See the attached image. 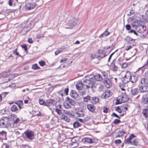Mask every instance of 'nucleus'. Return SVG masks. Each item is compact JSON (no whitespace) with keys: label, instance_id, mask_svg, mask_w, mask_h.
<instances>
[{"label":"nucleus","instance_id":"15","mask_svg":"<svg viewBox=\"0 0 148 148\" xmlns=\"http://www.w3.org/2000/svg\"><path fill=\"white\" fill-rule=\"evenodd\" d=\"M88 110L91 112H94L95 109V107L92 104H88L87 106Z\"/></svg>","mask_w":148,"mask_h":148},{"label":"nucleus","instance_id":"11","mask_svg":"<svg viewBox=\"0 0 148 148\" xmlns=\"http://www.w3.org/2000/svg\"><path fill=\"white\" fill-rule=\"evenodd\" d=\"M103 82L104 85L107 88H110L112 86L111 81L109 79L104 78Z\"/></svg>","mask_w":148,"mask_h":148},{"label":"nucleus","instance_id":"22","mask_svg":"<svg viewBox=\"0 0 148 148\" xmlns=\"http://www.w3.org/2000/svg\"><path fill=\"white\" fill-rule=\"evenodd\" d=\"M138 78L137 76L135 75L131 76L130 79L131 82L133 83H136L138 80Z\"/></svg>","mask_w":148,"mask_h":148},{"label":"nucleus","instance_id":"64","mask_svg":"<svg viewBox=\"0 0 148 148\" xmlns=\"http://www.w3.org/2000/svg\"><path fill=\"white\" fill-rule=\"evenodd\" d=\"M135 137V136L133 134H132L130 135V137L129 138L131 140L133 138Z\"/></svg>","mask_w":148,"mask_h":148},{"label":"nucleus","instance_id":"59","mask_svg":"<svg viewBox=\"0 0 148 148\" xmlns=\"http://www.w3.org/2000/svg\"><path fill=\"white\" fill-rule=\"evenodd\" d=\"M22 147V148H30V147L27 145H23Z\"/></svg>","mask_w":148,"mask_h":148},{"label":"nucleus","instance_id":"1","mask_svg":"<svg viewBox=\"0 0 148 148\" xmlns=\"http://www.w3.org/2000/svg\"><path fill=\"white\" fill-rule=\"evenodd\" d=\"M139 87L142 93L148 91V71L145 73L144 77L141 79Z\"/></svg>","mask_w":148,"mask_h":148},{"label":"nucleus","instance_id":"30","mask_svg":"<svg viewBox=\"0 0 148 148\" xmlns=\"http://www.w3.org/2000/svg\"><path fill=\"white\" fill-rule=\"evenodd\" d=\"M15 103L18 106L20 109L22 108L21 106L23 105V101L21 100L18 101L16 102Z\"/></svg>","mask_w":148,"mask_h":148},{"label":"nucleus","instance_id":"9","mask_svg":"<svg viewBox=\"0 0 148 148\" xmlns=\"http://www.w3.org/2000/svg\"><path fill=\"white\" fill-rule=\"evenodd\" d=\"M56 102L54 99H49L46 101V106L50 109V107L51 105L55 106Z\"/></svg>","mask_w":148,"mask_h":148},{"label":"nucleus","instance_id":"29","mask_svg":"<svg viewBox=\"0 0 148 148\" xmlns=\"http://www.w3.org/2000/svg\"><path fill=\"white\" fill-rule=\"evenodd\" d=\"M128 105L126 104H123L120 106L121 108L124 111H126L127 110Z\"/></svg>","mask_w":148,"mask_h":148},{"label":"nucleus","instance_id":"37","mask_svg":"<svg viewBox=\"0 0 148 148\" xmlns=\"http://www.w3.org/2000/svg\"><path fill=\"white\" fill-rule=\"evenodd\" d=\"M63 50V48H60L58 49L55 52V54L56 55H57L59 53H61L62 52V51Z\"/></svg>","mask_w":148,"mask_h":148},{"label":"nucleus","instance_id":"14","mask_svg":"<svg viewBox=\"0 0 148 148\" xmlns=\"http://www.w3.org/2000/svg\"><path fill=\"white\" fill-rule=\"evenodd\" d=\"M36 6V5L34 3H29L27 4L26 8L27 10H29L33 9Z\"/></svg>","mask_w":148,"mask_h":148},{"label":"nucleus","instance_id":"52","mask_svg":"<svg viewBox=\"0 0 148 148\" xmlns=\"http://www.w3.org/2000/svg\"><path fill=\"white\" fill-rule=\"evenodd\" d=\"M17 49H15L13 51V53L14 54H15L16 55H18L19 56H20V55H19L17 51Z\"/></svg>","mask_w":148,"mask_h":148},{"label":"nucleus","instance_id":"24","mask_svg":"<svg viewBox=\"0 0 148 148\" xmlns=\"http://www.w3.org/2000/svg\"><path fill=\"white\" fill-rule=\"evenodd\" d=\"M131 91V94L133 95H137L138 93V90L137 88L132 89Z\"/></svg>","mask_w":148,"mask_h":148},{"label":"nucleus","instance_id":"16","mask_svg":"<svg viewBox=\"0 0 148 148\" xmlns=\"http://www.w3.org/2000/svg\"><path fill=\"white\" fill-rule=\"evenodd\" d=\"M70 95L72 97L76 99L78 95L76 91L74 90H72L70 93Z\"/></svg>","mask_w":148,"mask_h":148},{"label":"nucleus","instance_id":"27","mask_svg":"<svg viewBox=\"0 0 148 148\" xmlns=\"http://www.w3.org/2000/svg\"><path fill=\"white\" fill-rule=\"evenodd\" d=\"M61 119V120L67 122H69L70 121V119L67 116L64 115H62Z\"/></svg>","mask_w":148,"mask_h":148},{"label":"nucleus","instance_id":"61","mask_svg":"<svg viewBox=\"0 0 148 148\" xmlns=\"http://www.w3.org/2000/svg\"><path fill=\"white\" fill-rule=\"evenodd\" d=\"M6 132L4 131H2L0 132V134L2 135H6Z\"/></svg>","mask_w":148,"mask_h":148},{"label":"nucleus","instance_id":"13","mask_svg":"<svg viewBox=\"0 0 148 148\" xmlns=\"http://www.w3.org/2000/svg\"><path fill=\"white\" fill-rule=\"evenodd\" d=\"M112 93L109 90H107L104 92L101 95L102 98L103 99L108 98L112 95Z\"/></svg>","mask_w":148,"mask_h":148},{"label":"nucleus","instance_id":"19","mask_svg":"<svg viewBox=\"0 0 148 148\" xmlns=\"http://www.w3.org/2000/svg\"><path fill=\"white\" fill-rule=\"evenodd\" d=\"M90 101L93 104H96L99 101V98L95 97H92Z\"/></svg>","mask_w":148,"mask_h":148},{"label":"nucleus","instance_id":"58","mask_svg":"<svg viewBox=\"0 0 148 148\" xmlns=\"http://www.w3.org/2000/svg\"><path fill=\"white\" fill-rule=\"evenodd\" d=\"M15 11V10L14 9H9L7 10L6 12L8 13L9 12H14Z\"/></svg>","mask_w":148,"mask_h":148},{"label":"nucleus","instance_id":"6","mask_svg":"<svg viewBox=\"0 0 148 148\" xmlns=\"http://www.w3.org/2000/svg\"><path fill=\"white\" fill-rule=\"evenodd\" d=\"M92 80L91 78H89V79H86L85 80H84V85L86 86V88H92L94 86L95 84L92 83V81H91Z\"/></svg>","mask_w":148,"mask_h":148},{"label":"nucleus","instance_id":"8","mask_svg":"<svg viewBox=\"0 0 148 148\" xmlns=\"http://www.w3.org/2000/svg\"><path fill=\"white\" fill-rule=\"evenodd\" d=\"M75 113L77 116L79 117H83L85 114V113L83 110L81 108L75 109Z\"/></svg>","mask_w":148,"mask_h":148},{"label":"nucleus","instance_id":"44","mask_svg":"<svg viewBox=\"0 0 148 148\" xmlns=\"http://www.w3.org/2000/svg\"><path fill=\"white\" fill-rule=\"evenodd\" d=\"M128 63L126 62H124V63H122V64H121V67L122 68H125L127 67V66L128 65Z\"/></svg>","mask_w":148,"mask_h":148},{"label":"nucleus","instance_id":"47","mask_svg":"<svg viewBox=\"0 0 148 148\" xmlns=\"http://www.w3.org/2000/svg\"><path fill=\"white\" fill-rule=\"evenodd\" d=\"M131 140L129 138H127L125 140V143H126L131 144Z\"/></svg>","mask_w":148,"mask_h":148},{"label":"nucleus","instance_id":"50","mask_svg":"<svg viewBox=\"0 0 148 148\" xmlns=\"http://www.w3.org/2000/svg\"><path fill=\"white\" fill-rule=\"evenodd\" d=\"M117 49L114 52H113L110 55V56L109 57V58H108V62H109V61L111 59L112 57V55L114 54V53L116 51H117Z\"/></svg>","mask_w":148,"mask_h":148},{"label":"nucleus","instance_id":"26","mask_svg":"<svg viewBox=\"0 0 148 148\" xmlns=\"http://www.w3.org/2000/svg\"><path fill=\"white\" fill-rule=\"evenodd\" d=\"M11 110L13 112H16L18 110V109L16 105H14L11 106Z\"/></svg>","mask_w":148,"mask_h":148},{"label":"nucleus","instance_id":"43","mask_svg":"<svg viewBox=\"0 0 148 148\" xmlns=\"http://www.w3.org/2000/svg\"><path fill=\"white\" fill-rule=\"evenodd\" d=\"M66 114L70 117L73 118L74 116V115L72 114L71 113L69 112H66Z\"/></svg>","mask_w":148,"mask_h":148},{"label":"nucleus","instance_id":"36","mask_svg":"<svg viewBox=\"0 0 148 148\" xmlns=\"http://www.w3.org/2000/svg\"><path fill=\"white\" fill-rule=\"evenodd\" d=\"M8 73L7 72H4L0 75V77L3 78H5L8 75Z\"/></svg>","mask_w":148,"mask_h":148},{"label":"nucleus","instance_id":"38","mask_svg":"<svg viewBox=\"0 0 148 148\" xmlns=\"http://www.w3.org/2000/svg\"><path fill=\"white\" fill-rule=\"evenodd\" d=\"M39 103L41 105H43L46 106V102H45L42 99H40L39 101Z\"/></svg>","mask_w":148,"mask_h":148},{"label":"nucleus","instance_id":"12","mask_svg":"<svg viewBox=\"0 0 148 148\" xmlns=\"http://www.w3.org/2000/svg\"><path fill=\"white\" fill-rule=\"evenodd\" d=\"M103 79V78L101 75L99 74H97L95 75L94 77L92 78L91 81H92V83L95 84L96 81H100Z\"/></svg>","mask_w":148,"mask_h":148},{"label":"nucleus","instance_id":"32","mask_svg":"<svg viewBox=\"0 0 148 148\" xmlns=\"http://www.w3.org/2000/svg\"><path fill=\"white\" fill-rule=\"evenodd\" d=\"M125 84L124 83H120L119 84V87L122 91H125V89L124 88L125 86Z\"/></svg>","mask_w":148,"mask_h":148},{"label":"nucleus","instance_id":"3","mask_svg":"<svg viewBox=\"0 0 148 148\" xmlns=\"http://www.w3.org/2000/svg\"><path fill=\"white\" fill-rule=\"evenodd\" d=\"M131 78V74L130 72L127 71L124 76L121 79L122 83L126 84L130 81Z\"/></svg>","mask_w":148,"mask_h":148},{"label":"nucleus","instance_id":"5","mask_svg":"<svg viewBox=\"0 0 148 148\" xmlns=\"http://www.w3.org/2000/svg\"><path fill=\"white\" fill-rule=\"evenodd\" d=\"M25 136L27 139L32 140L34 138V132L32 131L27 130L24 132Z\"/></svg>","mask_w":148,"mask_h":148},{"label":"nucleus","instance_id":"28","mask_svg":"<svg viewBox=\"0 0 148 148\" xmlns=\"http://www.w3.org/2000/svg\"><path fill=\"white\" fill-rule=\"evenodd\" d=\"M110 68L113 71H116L118 69V67L115 65L114 63H112L110 66Z\"/></svg>","mask_w":148,"mask_h":148},{"label":"nucleus","instance_id":"55","mask_svg":"<svg viewBox=\"0 0 148 148\" xmlns=\"http://www.w3.org/2000/svg\"><path fill=\"white\" fill-rule=\"evenodd\" d=\"M125 27L127 30H129L131 28V26L130 25H126L125 26Z\"/></svg>","mask_w":148,"mask_h":148},{"label":"nucleus","instance_id":"23","mask_svg":"<svg viewBox=\"0 0 148 148\" xmlns=\"http://www.w3.org/2000/svg\"><path fill=\"white\" fill-rule=\"evenodd\" d=\"M108 29H107L100 36L99 38H102L104 36H106L109 35L110 33L108 31Z\"/></svg>","mask_w":148,"mask_h":148},{"label":"nucleus","instance_id":"31","mask_svg":"<svg viewBox=\"0 0 148 148\" xmlns=\"http://www.w3.org/2000/svg\"><path fill=\"white\" fill-rule=\"evenodd\" d=\"M73 125L74 128H77L80 126L81 124L78 121H76L74 123Z\"/></svg>","mask_w":148,"mask_h":148},{"label":"nucleus","instance_id":"7","mask_svg":"<svg viewBox=\"0 0 148 148\" xmlns=\"http://www.w3.org/2000/svg\"><path fill=\"white\" fill-rule=\"evenodd\" d=\"M136 29L138 32L142 33H144L146 30L147 27L144 25L139 24L136 27Z\"/></svg>","mask_w":148,"mask_h":148},{"label":"nucleus","instance_id":"63","mask_svg":"<svg viewBox=\"0 0 148 148\" xmlns=\"http://www.w3.org/2000/svg\"><path fill=\"white\" fill-rule=\"evenodd\" d=\"M28 42L31 44L33 43V41L32 38H28Z\"/></svg>","mask_w":148,"mask_h":148},{"label":"nucleus","instance_id":"45","mask_svg":"<svg viewBox=\"0 0 148 148\" xmlns=\"http://www.w3.org/2000/svg\"><path fill=\"white\" fill-rule=\"evenodd\" d=\"M79 94L80 95H85L86 94V92L84 90H79Z\"/></svg>","mask_w":148,"mask_h":148},{"label":"nucleus","instance_id":"10","mask_svg":"<svg viewBox=\"0 0 148 148\" xmlns=\"http://www.w3.org/2000/svg\"><path fill=\"white\" fill-rule=\"evenodd\" d=\"M76 24V23L74 21L71 20L68 21V24L64 27L66 29H71Z\"/></svg>","mask_w":148,"mask_h":148},{"label":"nucleus","instance_id":"62","mask_svg":"<svg viewBox=\"0 0 148 148\" xmlns=\"http://www.w3.org/2000/svg\"><path fill=\"white\" fill-rule=\"evenodd\" d=\"M108 108H103V112L105 113H106L108 112Z\"/></svg>","mask_w":148,"mask_h":148},{"label":"nucleus","instance_id":"21","mask_svg":"<svg viewBox=\"0 0 148 148\" xmlns=\"http://www.w3.org/2000/svg\"><path fill=\"white\" fill-rule=\"evenodd\" d=\"M146 96H143V102L145 104H148V93L146 94Z\"/></svg>","mask_w":148,"mask_h":148},{"label":"nucleus","instance_id":"4","mask_svg":"<svg viewBox=\"0 0 148 148\" xmlns=\"http://www.w3.org/2000/svg\"><path fill=\"white\" fill-rule=\"evenodd\" d=\"M82 141L84 143H96L97 142V140L94 138H92L89 137H86L83 138Z\"/></svg>","mask_w":148,"mask_h":148},{"label":"nucleus","instance_id":"20","mask_svg":"<svg viewBox=\"0 0 148 148\" xmlns=\"http://www.w3.org/2000/svg\"><path fill=\"white\" fill-rule=\"evenodd\" d=\"M125 132L124 131H119L116 134V135L115 136L116 138L120 137L123 136Z\"/></svg>","mask_w":148,"mask_h":148},{"label":"nucleus","instance_id":"49","mask_svg":"<svg viewBox=\"0 0 148 148\" xmlns=\"http://www.w3.org/2000/svg\"><path fill=\"white\" fill-rule=\"evenodd\" d=\"M121 122V121L119 119H115L113 121V123L115 124H116Z\"/></svg>","mask_w":148,"mask_h":148},{"label":"nucleus","instance_id":"56","mask_svg":"<svg viewBox=\"0 0 148 148\" xmlns=\"http://www.w3.org/2000/svg\"><path fill=\"white\" fill-rule=\"evenodd\" d=\"M114 142L115 144H119L121 143V140L119 139L116 140H114Z\"/></svg>","mask_w":148,"mask_h":148},{"label":"nucleus","instance_id":"33","mask_svg":"<svg viewBox=\"0 0 148 148\" xmlns=\"http://www.w3.org/2000/svg\"><path fill=\"white\" fill-rule=\"evenodd\" d=\"M143 113L144 116L146 117H148V109H146L144 110L143 112Z\"/></svg>","mask_w":148,"mask_h":148},{"label":"nucleus","instance_id":"60","mask_svg":"<svg viewBox=\"0 0 148 148\" xmlns=\"http://www.w3.org/2000/svg\"><path fill=\"white\" fill-rule=\"evenodd\" d=\"M65 105V107L67 109H69L71 108V106L68 103H66Z\"/></svg>","mask_w":148,"mask_h":148},{"label":"nucleus","instance_id":"51","mask_svg":"<svg viewBox=\"0 0 148 148\" xmlns=\"http://www.w3.org/2000/svg\"><path fill=\"white\" fill-rule=\"evenodd\" d=\"M15 119H16L15 121L14 120L13 121V123L14 124H17L20 120L18 118H16V117Z\"/></svg>","mask_w":148,"mask_h":148},{"label":"nucleus","instance_id":"34","mask_svg":"<svg viewBox=\"0 0 148 148\" xmlns=\"http://www.w3.org/2000/svg\"><path fill=\"white\" fill-rule=\"evenodd\" d=\"M32 68L35 70L40 69V67L38 66V64H33L32 66Z\"/></svg>","mask_w":148,"mask_h":148},{"label":"nucleus","instance_id":"46","mask_svg":"<svg viewBox=\"0 0 148 148\" xmlns=\"http://www.w3.org/2000/svg\"><path fill=\"white\" fill-rule=\"evenodd\" d=\"M129 33H133L136 36H138V33L134 30L131 29L130 31L128 32Z\"/></svg>","mask_w":148,"mask_h":148},{"label":"nucleus","instance_id":"2","mask_svg":"<svg viewBox=\"0 0 148 148\" xmlns=\"http://www.w3.org/2000/svg\"><path fill=\"white\" fill-rule=\"evenodd\" d=\"M0 125L3 128H8L11 127L10 122L8 121L7 117H3L0 120Z\"/></svg>","mask_w":148,"mask_h":148},{"label":"nucleus","instance_id":"35","mask_svg":"<svg viewBox=\"0 0 148 148\" xmlns=\"http://www.w3.org/2000/svg\"><path fill=\"white\" fill-rule=\"evenodd\" d=\"M126 40L129 43H132V41H134V40L129 36H127L126 38Z\"/></svg>","mask_w":148,"mask_h":148},{"label":"nucleus","instance_id":"42","mask_svg":"<svg viewBox=\"0 0 148 148\" xmlns=\"http://www.w3.org/2000/svg\"><path fill=\"white\" fill-rule=\"evenodd\" d=\"M55 111L57 112V114L59 115L61 114H62L61 109H59L58 108H56Z\"/></svg>","mask_w":148,"mask_h":148},{"label":"nucleus","instance_id":"17","mask_svg":"<svg viewBox=\"0 0 148 148\" xmlns=\"http://www.w3.org/2000/svg\"><path fill=\"white\" fill-rule=\"evenodd\" d=\"M6 117L8 119V121L9 122L10 121H13L16 117V116L15 114H12Z\"/></svg>","mask_w":148,"mask_h":148},{"label":"nucleus","instance_id":"40","mask_svg":"<svg viewBox=\"0 0 148 148\" xmlns=\"http://www.w3.org/2000/svg\"><path fill=\"white\" fill-rule=\"evenodd\" d=\"M131 144L135 146H137L138 145V143L136 140L134 139L133 141H131Z\"/></svg>","mask_w":148,"mask_h":148},{"label":"nucleus","instance_id":"41","mask_svg":"<svg viewBox=\"0 0 148 148\" xmlns=\"http://www.w3.org/2000/svg\"><path fill=\"white\" fill-rule=\"evenodd\" d=\"M84 100L85 102H88L90 99V97L89 96H87L84 97Z\"/></svg>","mask_w":148,"mask_h":148},{"label":"nucleus","instance_id":"18","mask_svg":"<svg viewBox=\"0 0 148 148\" xmlns=\"http://www.w3.org/2000/svg\"><path fill=\"white\" fill-rule=\"evenodd\" d=\"M66 100L67 101L69 102L70 103L72 106L75 105L76 104V102L73 100L70 99L69 97H66Z\"/></svg>","mask_w":148,"mask_h":148},{"label":"nucleus","instance_id":"54","mask_svg":"<svg viewBox=\"0 0 148 148\" xmlns=\"http://www.w3.org/2000/svg\"><path fill=\"white\" fill-rule=\"evenodd\" d=\"M39 63L40 66H43L45 65V62L43 61H39Z\"/></svg>","mask_w":148,"mask_h":148},{"label":"nucleus","instance_id":"53","mask_svg":"<svg viewBox=\"0 0 148 148\" xmlns=\"http://www.w3.org/2000/svg\"><path fill=\"white\" fill-rule=\"evenodd\" d=\"M21 47L24 49L25 51H26L27 50V46L25 44H23L21 45Z\"/></svg>","mask_w":148,"mask_h":148},{"label":"nucleus","instance_id":"57","mask_svg":"<svg viewBox=\"0 0 148 148\" xmlns=\"http://www.w3.org/2000/svg\"><path fill=\"white\" fill-rule=\"evenodd\" d=\"M132 46L131 45H128L126 47L125 50L128 51L130 49H131Z\"/></svg>","mask_w":148,"mask_h":148},{"label":"nucleus","instance_id":"39","mask_svg":"<svg viewBox=\"0 0 148 148\" xmlns=\"http://www.w3.org/2000/svg\"><path fill=\"white\" fill-rule=\"evenodd\" d=\"M123 58L121 57H120L119 58L117 62L120 65L121 64H122V63H123Z\"/></svg>","mask_w":148,"mask_h":148},{"label":"nucleus","instance_id":"48","mask_svg":"<svg viewBox=\"0 0 148 148\" xmlns=\"http://www.w3.org/2000/svg\"><path fill=\"white\" fill-rule=\"evenodd\" d=\"M115 110L119 113H121L122 112V110L119 106L116 107V108Z\"/></svg>","mask_w":148,"mask_h":148},{"label":"nucleus","instance_id":"25","mask_svg":"<svg viewBox=\"0 0 148 148\" xmlns=\"http://www.w3.org/2000/svg\"><path fill=\"white\" fill-rule=\"evenodd\" d=\"M76 88L78 90H81L83 87V84L82 83H77L76 85Z\"/></svg>","mask_w":148,"mask_h":148}]
</instances>
